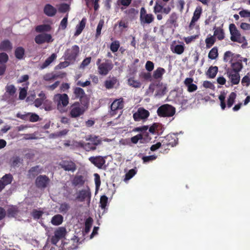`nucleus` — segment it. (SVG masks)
Listing matches in <instances>:
<instances>
[{
	"label": "nucleus",
	"mask_w": 250,
	"mask_h": 250,
	"mask_svg": "<svg viewBox=\"0 0 250 250\" xmlns=\"http://www.w3.org/2000/svg\"><path fill=\"white\" fill-rule=\"evenodd\" d=\"M102 60L98 59L96 62L98 66V71L99 74L106 76L113 68V65L108 60H105L104 62H101Z\"/></svg>",
	"instance_id": "nucleus-1"
},
{
	"label": "nucleus",
	"mask_w": 250,
	"mask_h": 250,
	"mask_svg": "<svg viewBox=\"0 0 250 250\" xmlns=\"http://www.w3.org/2000/svg\"><path fill=\"white\" fill-rule=\"evenodd\" d=\"M176 134H169L166 136L164 139L161 141V144H162V148L165 149H167L169 147H173L177 144V138L176 136Z\"/></svg>",
	"instance_id": "nucleus-2"
},
{
	"label": "nucleus",
	"mask_w": 250,
	"mask_h": 250,
	"mask_svg": "<svg viewBox=\"0 0 250 250\" xmlns=\"http://www.w3.org/2000/svg\"><path fill=\"white\" fill-rule=\"evenodd\" d=\"M54 101L57 105V107L61 111H63L62 108L67 105L69 98L66 94H58L54 96Z\"/></svg>",
	"instance_id": "nucleus-3"
},
{
	"label": "nucleus",
	"mask_w": 250,
	"mask_h": 250,
	"mask_svg": "<svg viewBox=\"0 0 250 250\" xmlns=\"http://www.w3.org/2000/svg\"><path fill=\"white\" fill-rule=\"evenodd\" d=\"M124 107L123 100L122 98L116 99L112 103L110 108V114L112 116L117 115L119 117L122 113V109Z\"/></svg>",
	"instance_id": "nucleus-4"
},
{
	"label": "nucleus",
	"mask_w": 250,
	"mask_h": 250,
	"mask_svg": "<svg viewBox=\"0 0 250 250\" xmlns=\"http://www.w3.org/2000/svg\"><path fill=\"white\" fill-rule=\"evenodd\" d=\"M157 113L160 116L171 117L174 115L175 109L169 104H164L158 108Z\"/></svg>",
	"instance_id": "nucleus-5"
},
{
	"label": "nucleus",
	"mask_w": 250,
	"mask_h": 250,
	"mask_svg": "<svg viewBox=\"0 0 250 250\" xmlns=\"http://www.w3.org/2000/svg\"><path fill=\"white\" fill-rule=\"evenodd\" d=\"M229 29L231 35L230 40L232 41L239 43H242L244 42L245 38L241 36L240 32L237 30L234 24H230L229 25Z\"/></svg>",
	"instance_id": "nucleus-6"
},
{
	"label": "nucleus",
	"mask_w": 250,
	"mask_h": 250,
	"mask_svg": "<svg viewBox=\"0 0 250 250\" xmlns=\"http://www.w3.org/2000/svg\"><path fill=\"white\" fill-rule=\"evenodd\" d=\"M50 180L46 175H41L37 177L35 180V186L39 189L43 190L49 184Z\"/></svg>",
	"instance_id": "nucleus-7"
},
{
	"label": "nucleus",
	"mask_w": 250,
	"mask_h": 250,
	"mask_svg": "<svg viewBox=\"0 0 250 250\" xmlns=\"http://www.w3.org/2000/svg\"><path fill=\"white\" fill-rule=\"evenodd\" d=\"M154 19V16L152 14H147L144 7L141 8L140 20L141 25L150 24L153 21Z\"/></svg>",
	"instance_id": "nucleus-8"
},
{
	"label": "nucleus",
	"mask_w": 250,
	"mask_h": 250,
	"mask_svg": "<svg viewBox=\"0 0 250 250\" xmlns=\"http://www.w3.org/2000/svg\"><path fill=\"white\" fill-rule=\"evenodd\" d=\"M84 108L79 103H75L70 107V113L72 117H77L82 115L84 112Z\"/></svg>",
	"instance_id": "nucleus-9"
},
{
	"label": "nucleus",
	"mask_w": 250,
	"mask_h": 250,
	"mask_svg": "<svg viewBox=\"0 0 250 250\" xmlns=\"http://www.w3.org/2000/svg\"><path fill=\"white\" fill-rule=\"evenodd\" d=\"M80 52L78 45H73L71 48L68 49L65 52L66 59L70 61H75Z\"/></svg>",
	"instance_id": "nucleus-10"
},
{
	"label": "nucleus",
	"mask_w": 250,
	"mask_h": 250,
	"mask_svg": "<svg viewBox=\"0 0 250 250\" xmlns=\"http://www.w3.org/2000/svg\"><path fill=\"white\" fill-rule=\"evenodd\" d=\"M226 75L229 79V81L231 83L232 85L238 84L240 80L239 73L234 70L227 69L226 71Z\"/></svg>",
	"instance_id": "nucleus-11"
},
{
	"label": "nucleus",
	"mask_w": 250,
	"mask_h": 250,
	"mask_svg": "<svg viewBox=\"0 0 250 250\" xmlns=\"http://www.w3.org/2000/svg\"><path fill=\"white\" fill-rule=\"evenodd\" d=\"M90 198H91V192L90 191L89 188H88L87 189L79 190L78 193H77L76 200L81 202H83L85 201L89 202Z\"/></svg>",
	"instance_id": "nucleus-12"
},
{
	"label": "nucleus",
	"mask_w": 250,
	"mask_h": 250,
	"mask_svg": "<svg viewBox=\"0 0 250 250\" xmlns=\"http://www.w3.org/2000/svg\"><path fill=\"white\" fill-rule=\"evenodd\" d=\"M59 166L67 171L74 172L76 170V165L71 160H62L59 163Z\"/></svg>",
	"instance_id": "nucleus-13"
},
{
	"label": "nucleus",
	"mask_w": 250,
	"mask_h": 250,
	"mask_svg": "<svg viewBox=\"0 0 250 250\" xmlns=\"http://www.w3.org/2000/svg\"><path fill=\"white\" fill-rule=\"evenodd\" d=\"M35 42L38 44H42L44 42H50L53 39L50 34H41L37 35L35 39Z\"/></svg>",
	"instance_id": "nucleus-14"
},
{
	"label": "nucleus",
	"mask_w": 250,
	"mask_h": 250,
	"mask_svg": "<svg viewBox=\"0 0 250 250\" xmlns=\"http://www.w3.org/2000/svg\"><path fill=\"white\" fill-rule=\"evenodd\" d=\"M149 115V112L142 108L138 109L137 112L133 114V118L135 121H140L142 120H145Z\"/></svg>",
	"instance_id": "nucleus-15"
},
{
	"label": "nucleus",
	"mask_w": 250,
	"mask_h": 250,
	"mask_svg": "<svg viewBox=\"0 0 250 250\" xmlns=\"http://www.w3.org/2000/svg\"><path fill=\"white\" fill-rule=\"evenodd\" d=\"M89 161L98 168H101L104 164V158L100 156L89 157Z\"/></svg>",
	"instance_id": "nucleus-16"
},
{
	"label": "nucleus",
	"mask_w": 250,
	"mask_h": 250,
	"mask_svg": "<svg viewBox=\"0 0 250 250\" xmlns=\"http://www.w3.org/2000/svg\"><path fill=\"white\" fill-rule=\"evenodd\" d=\"M17 117L24 120H29L31 122H34L37 121L39 117L38 115L34 113H27L25 114H17Z\"/></svg>",
	"instance_id": "nucleus-17"
},
{
	"label": "nucleus",
	"mask_w": 250,
	"mask_h": 250,
	"mask_svg": "<svg viewBox=\"0 0 250 250\" xmlns=\"http://www.w3.org/2000/svg\"><path fill=\"white\" fill-rule=\"evenodd\" d=\"M202 11V9L200 6H198L196 8L193 13V16L189 24V27L190 29L193 28V26H194L195 22H196L200 18Z\"/></svg>",
	"instance_id": "nucleus-18"
},
{
	"label": "nucleus",
	"mask_w": 250,
	"mask_h": 250,
	"mask_svg": "<svg viewBox=\"0 0 250 250\" xmlns=\"http://www.w3.org/2000/svg\"><path fill=\"white\" fill-rule=\"evenodd\" d=\"M42 169L39 166L32 167L28 170L27 176L29 178H35L38 174L42 173Z\"/></svg>",
	"instance_id": "nucleus-19"
},
{
	"label": "nucleus",
	"mask_w": 250,
	"mask_h": 250,
	"mask_svg": "<svg viewBox=\"0 0 250 250\" xmlns=\"http://www.w3.org/2000/svg\"><path fill=\"white\" fill-rule=\"evenodd\" d=\"M176 42L173 41L170 45V50L173 53L178 55L182 54L185 50L184 44L175 45Z\"/></svg>",
	"instance_id": "nucleus-20"
},
{
	"label": "nucleus",
	"mask_w": 250,
	"mask_h": 250,
	"mask_svg": "<svg viewBox=\"0 0 250 250\" xmlns=\"http://www.w3.org/2000/svg\"><path fill=\"white\" fill-rule=\"evenodd\" d=\"M72 185L75 187H82L85 183V178L81 175L74 176L73 179L71 181Z\"/></svg>",
	"instance_id": "nucleus-21"
},
{
	"label": "nucleus",
	"mask_w": 250,
	"mask_h": 250,
	"mask_svg": "<svg viewBox=\"0 0 250 250\" xmlns=\"http://www.w3.org/2000/svg\"><path fill=\"white\" fill-rule=\"evenodd\" d=\"M193 79L191 78H187L184 81V84L188 87V91L189 92H192L196 91L197 89V86L193 83Z\"/></svg>",
	"instance_id": "nucleus-22"
},
{
	"label": "nucleus",
	"mask_w": 250,
	"mask_h": 250,
	"mask_svg": "<svg viewBox=\"0 0 250 250\" xmlns=\"http://www.w3.org/2000/svg\"><path fill=\"white\" fill-rule=\"evenodd\" d=\"M77 145H78V146L84 149L86 151H94L96 149V146L99 145L92 144H87L83 142H78Z\"/></svg>",
	"instance_id": "nucleus-23"
},
{
	"label": "nucleus",
	"mask_w": 250,
	"mask_h": 250,
	"mask_svg": "<svg viewBox=\"0 0 250 250\" xmlns=\"http://www.w3.org/2000/svg\"><path fill=\"white\" fill-rule=\"evenodd\" d=\"M86 22V18H83L79 24L76 26V31L74 33L75 36H78L82 33L85 26Z\"/></svg>",
	"instance_id": "nucleus-24"
},
{
	"label": "nucleus",
	"mask_w": 250,
	"mask_h": 250,
	"mask_svg": "<svg viewBox=\"0 0 250 250\" xmlns=\"http://www.w3.org/2000/svg\"><path fill=\"white\" fill-rule=\"evenodd\" d=\"M157 89L156 93L155 94L156 97H161L166 93L167 89V85L166 84H163V83H159L157 85Z\"/></svg>",
	"instance_id": "nucleus-25"
},
{
	"label": "nucleus",
	"mask_w": 250,
	"mask_h": 250,
	"mask_svg": "<svg viewBox=\"0 0 250 250\" xmlns=\"http://www.w3.org/2000/svg\"><path fill=\"white\" fill-rule=\"evenodd\" d=\"M56 9L50 4H46L44 8V13L49 17H52L56 13Z\"/></svg>",
	"instance_id": "nucleus-26"
},
{
	"label": "nucleus",
	"mask_w": 250,
	"mask_h": 250,
	"mask_svg": "<svg viewBox=\"0 0 250 250\" xmlns=\"http://www.w3.org/2000/svg\"><path fill=\"white\" fill-rule=\"evenodd\" d=\"M12 48V44L9 40L3 41L0 43V50H1L5 51H11Z\"/></svg>",
	"instance_id": "nucleus-27"
},
{
	"label": "nucleus",
	"mask_w": 250,
	"mask_h": 250,
	"mask_svg": "<svg viewBox=\"0 0 250 250\" xmlns=\"http://www.w3.org/2000/svg\"><path fill=\"white\" fill-rule=\"evenodd\" d=\"M57 58V55L53 53L49 57H48L45 61L40 65L41 69H43L48 66Z\"/></svg>",
	"instance_id": "nucleus-28"
},
{
	"label": "nucleus",
	"mask_w": 250,
	"mask_h": 250,
	"mask_svg": "<svg viewBox=\"0 0 250 250\" xmlns=\"http://www.w3.org/2000/svg\"><path fill=\"white\" fill-rule=\"evenodd\" d=\"M165 72L166 70L164 68L158 67L153 72V77L155 79H162Z\"/></svg>",
	"instance_id": "nucleus-29"
},
{
	"label": "nucleus",
	"mask_w": 250,
	"mask_h": 250,
	"mask_svg": "<svg viewBox=\"0 0 250 250\" xmlns=\"http://www.w3.org/2000/svg\"><path fill=\"white\" fill-rule=\"evenodd\" d=\"M231 68H228V69H230V70H234L239 73L243 68L242 64L241 62L238 60L235 62H231Z\"/></svg>",
	"instance_id": "nucleus-30"
},
{
	"label": "nucleus",
	"mask_w": 250,
	"mask_h": 250,
	"mask_svg": "<svg viewBox=\"0 0 250 250\" xmlns=\"http://www.w3.org/2000/svg\"><path fill=\"white\" fill-rule=\"evenodd\" d=\"M62 221H63V217L60 214H56L54 215L53 217H52V219H51V224L52 225L58 226L61 224H62Z\"/></svg>",
	"instance_id": "nucleus-31"
},
{
	"label": "nucleus",
	"mask_w": 250,
	"mask_h": 250,
	"mask_svg": "<svg viewBox=\"0 0 250 250\" xmlns=\"http://www.w3.org/2000/svg\"><path fill=\"white\" fill-rule=\"evenodd\" d=\"M66 235V229L64 228H59L54 232L53 237L63 238Z\"/></svg>",
	"instance_id": "nucleus-32"
},
{
	"label": "nucleus",
	"mask_w": 250,
	"mask_h": 250,
	"mask_svg": "<svg viewBox=\"0 0 250 250\" xmlns=\"http://www.w3.org/2000/svg\"><path fill=\"white\" fill-rule=\"evenodd\" d=\"M25 50L22 47H17L15 51V57L19 60H21L23 58Z\"/></svg>",
	"instance_id": "nucleus-33"
},
{
	"label": "nucleus",
	"mask_w": 250,
	"mask_h": 250,
	"mask_svg": "<svg viewBox=\"0 0 250 250\" xmlns=\"http://www.w3.org/2000/svg\"><path fill=\"white\" fill-rule=\"evenodd\" d=\"M215 38L214 36L208 35L205 40L206 47L207 48H210L214 44L215 42Z\"/></svg>",
	"instance_id": "nucleus-34"
},
{
	"label": "nucleus",
	"mask_w": 250,
	"mask_h": 250,
	"mask_svg": "<svg viewBox=\"0 0 250 250\" xmlns=\"http://www.w3.org/2000/svg\"><path fill=\"white\" fill-rule=\"evenodd\" d=\"M218 72L217 66H211L208 69L207 75L210 78H214Z\"/></svg>",
	"instance_id": "nucleus-35"
},
{
	"label": "nucleus",
	"mask_w": 250,
	"mask_h": 250,
	"mask_svg": "<svg viewBox=\"0 0 250 250\" xmlns=\"http://www.w3.org/2000/svg\"><path fill=\"white\" fill-rule=\"evenodd\" d=\"M13 176L10 173L5 174L2 178H0V182L2 183L11 184Z\"/></svg>",
	"instance_id": "nucleus-36"
},
{
	"label": "nucleus",
	"mask_w": 250,
	"mask_h": 250,
	"mask_svg": "<svg viewBox=\"0 0 250 250\" xmlns=\"http://www.w3.org/2000/svg\"><path fill=\"white\" fill-rule=\"evenodd\" d=\"M86 140L89 141L88 143H85L87 144L94 145H100L101 144V140L98 137L96 136H90V137L88 138V139H86Z\"/></svg>",
	"instance_id": "nucleus-37"
},
{
	"label": "nucleus",
	"mask_w": 250,
	"mask_h": 250,
	"mask_svg": "<svg viewBox=\"0 0 250 250\" xmlns=\"http://www.w3.org/2000/svg\"><path fill=\"white\" fill-rule=\"evenodd\" d=\"M18 213V209L17 208L14 207H12L7 209V216L9 218H14L15 217L17 213Z\"/></svg>",
	"instance_id": "nucleus-38"
},
{
	"label": "nucleus",
	"mask_w": 250,
	"mask_h": 250,
	"mask_svg": "<svg viewBox=\"0 0 250 250\" xmlns=\"http://www.w3.org/2000/svg\"><path fill=\"white\" fill-rule=\"evenodd\" d=\"M51 29V27L48 24H43L37 26L36 28V30L38 32H42L44 31H50Z\"/></svg>",
	"instance_id": "nucleus-39"
},
{
	"label": "nucleus",
	"mask_w": 250,
	"mask_h": 250,
	"mask_svg": "<svg viewBox=\"0 0 250 250\" xmlns=\"http://www.w3.org/2000/svg\"><path fill=\"white\" fill-rule=\"evenodd\" d=\"M128 84L134 88H139L141 85V83L139 81L136 80L133 78L128 79Z\"/></svg>",
	"instance_id": "nucleus-40"
},
{
	"label": "nucleus",
	"mask_w": 250,
	"mask_h": 250,
	"mask_svg": "<svg viewBox=\"0 0 250 250\" xmlns=\"http://www.w3.org/2000/svg\"><path fill=\"white\" fill-rule=\"evenodd\" d=\"M214 36L216 37L219 40H223L224 38V33L220 28H217L214 32Z\"/></svg>",
	"instance_id": "nucleus-41"
},
{
	"label": "nucleus",
	"mask_w": 250,
	"mask_h": 250,
	"mask_svg": "<svg viewBox=\"0 0 250 250\" xmlns=\"http://www.w3.org/2000/svg\"><path fill=\"white\" fill-rule=\"evenodd\" d=\"M117 82V79L115 78H113L110 80H106L105 82V86L107 89H111L114 87Z\"/></svg>",
	"instance_id": "nucleus-42"
},
{
	"label": "nucleus",
	"mask_w": 250,
	"mask_h": 250,
	"mask_svg": "<svg viewBox=\"0 0 250 250\" xmlns=\"http://www.w3.org/2000/svg\"><path fill=\"white\" fill-rule=\"evenodd\" d=\"M106 205H107V197L105 195L101 196V198H100V208L105 210Z\"/></svg>",
	"instance_id": "nucleus-43"
},
{
	"label": "nucleus",
	"mask_w": 250,
	"mask_h": 250,
	"mask_svg": "<svg viewBox=\"0 0 250 250\" xmlns=\"http://www.w3.org/2000/svg\"><path fill=\"white\" fill-rule=\"evenodd\" d=\"M236 94L234 92H231L228 99L227 100V105L228 107H230L234 102V100L236 98Z\"/></svg>",
	"instance_id": "nucleus-44"
},
{
	"label": "nucleus",
	"mask_w": 250,
	"mask_h": 250,
	"mask_svg": "<svg viewBox=\"0 0 250 250\" xmlns=\"http://www.w3.org/2000/svg\"><path fill=\"white\" fill-rule=\"evenodd\" d=\"M218 49L217 47H215L209 51L208 57L211 60H214L218 57Z\"/></svg>",
	"instance_id": "nucleus-45"
},
{
	"label": "nucleus",
	"mask_w": 250,
	"mask_h": 250,
	"mask_svg": "<svg viewBox=\"0 0 250 250\" xmlns=\"http://www.w3.org/2000/svg\"><path fill=\"white\" fill-rule=\"evenodd\" d=\"M43 212L42 211L38 210L36 209H33L32 212H31V216L33 217V219L35 220H38L42 216Z\"/></svg>",
	"instance_id": "nucleus-46"
},
{
	"label": "nucleus",
	"mask_w": 250,
	"mask_h": 250,
	"mask_svg": "<svg viewBox=\"0 0 250 250\" xmlns=\"http://www.w3.org/2000/svg\"><path fill=\"white\" fill-rule=\"evenodd\" d=\"M120 47V42L118 41H113L110 44V49L113 52H116Z\"/></svg>",
	"instance_id": "nucleus-47"
},
{
	"label": "nucleus",
	"mask_w": 250,
	"mask_h": 250,
	"mask_svg": "<svg viewBox=\"0 0 250 250\" xmlns=\"http://www.w3.org/2000/svg\"><path fill=\"white\" fill-rule=\"evenodd\" d=\"M74 93L75 96L78 98H82L84 95V90L80 87L75 88Z\"/></svg>",
	"instance_id": "nucleus-48"
},
{
	"label": "nucleus",
	"mask_w": 250,
	"mask_h": 250,
	"mask_svg": "<svg viewBox=\"0 0 250 250\" xmlns=\"http://www.w3.org/2000/svg\"><path fill=\"white\" fill-rule=\"evenodd\" d=\"M5 89L6 92L11 96H13L16 91V89L13 84H7L5 87Z\"/></svg>",
	"instance_id": "nucleus-49"
},
{
	"label": "nucleus",
	"mask_w": 250,
	"mask_h": 250,
	"mask_svg": "<svg viewBox=\"0 0 250 250\" xmlns=\"http://www.w3.org/2000/svg\"><path fill=\"white\" fill-rule=\"evenodd\" d=\"M104 24V21L103 20H101L97 25L96 29V38H98L101 33L102 29Z\"/></svg>",
	"instance_id": "nucleus-50"
},
{
	"label": "nucleus",
	"mask_w": 250,
	"mask_h": 250,
	"mask_svg": "<svg viewBox=\"0 0 250 250\" xmlns=\"http://www.w3.org/2000/svg\"><path fill=\"white\" fill-rule=\"evenodd\" d=\"M69 209V205L68 203H63L60 205V207H59V210L62 213L65 214L67 211Z\"/></svg>",
	"instance_id": "nucleus-51"
},
{
	"label": "nucleus",
	"mask_w": 250,
	"mask_h": 250,
	"mask_svg": "<svg viewBox=\"0 0 250 250\" xmlns=\"http://www.w3.org/2000/svg\"><path fill=\"white\" fill-rule=\"evenodd\" d=\"M57 76L53 73H47L43 76V79L46 81H51L55 80Z\"/></svg>",
	"instance_id": "nucleus-52"
},
{
	"label": "nucleus",
	"mask_w": 250,
	"mask_h": 250,
	"mask_svg": "<svg viewBox=\"0 0 250 250\" xmlns=\"http://www.w3.org/2000/svg\"><path fill=\"white\" fill-rule=\"evenodd\" d=\"M67 133V130L66 129H64L62 130L61 131L57 132V133H52L50 134V138H55L58 137H60L63 135H66Z\"/></svg>",
	"instance_id": "nucleus-53"
},
{
	"label": "nucleus",
	"mask_w": 250,
	"mask_h": 250,
	"mask_svg": "<svg viewBox=\"0 0 250 250\" xmlns=\"http://www.w3.org/2000/svg\"><path fill=\"white\" fill-rule=\"evenodd\" d=\"M59 11L62 13H65L69 11V5L66 3L61 4L58 6Z\"/></svg>",
	"instance_id": "nucleus-54"
},
{
	"label": "nucleus",
	"mask_w": 250,
	"mask_h": 250,
	"mask_svg": "<svg viewBox=\"0 0 250 250\" xmlns=\"http://www.w3.org/2000/svg\"><path fill=\"white\" fill-rule=\"evenodd\" d=\"M136 174V170L134 169H131L128 170V172L125 174V178H124V180L128 181L133 177Z\"/></svg>",
	"instance_id": "nucleus-55"
},
{
	"label": "nucleus",
	"mask_w": 250,
	"mask_h": 250,
	"mask_svg": "<svg viewBox=\"0 0 250 250\" xmlns=\"http://www.w3.org/2000/svg\"><path fill=\"white\" fill-rule=\"evenodd\" d=\"M176 19H177V16L176 15L175 13H172L169 19L167 21V23H169L171 25H173L174 27L176 26Z\"/></svg>",
	"instance_id": "nucleus-56"
},
{
	"label": "nucleus",
	"mask_w": 250,
	"mask_h": 250,
	"mask_svg": "<svg viewBox=\"0 0 250 250\" xmlns=\"http://www.w3.org/2000/svg\"><path fill=\"white\" fill-rule=\"evenodd\" d=\"M163 6L158 2H156L155 3V6L154 7V13L155 14L157 13H159L162 12Z\"/></svg>",
	"instance_id": "nucleus-57"
},
{
	"label": "nucleus",
	"mask_w": 250,
	"mask_h": 250,
	"mask_svg": "<svg viewBox=\"0 0 250 250\" xmlns=\"http://www.w3.org/2000/svg\"><path fill=\"white\" fill-rule=\"evenodd\" d=\"M233 54L230 51H227L225 53L224 56V61L226 62H230L232 60Z\"/></svg>",
	"instance_id": "nucleus-58"
},
{
	"label": "nucleus",
	"mask_w": 250,
	"mask_h": 250,
	"mask_svg": "<svg viewBox=\"0 0 250 250\" xmlns=\"http://www.w3.org/2000/svg\"><path fill=\"white\" fill-rule=\"evenodd\" d=\"M27 87H23L20 88V92L19 94V99L20 100H23L27 95Z\"/></svg>",
	"instance_id": "nucleus-59"
},
{
	"label": "nucleus",
	"mask_w": 250,
	"mask_h": 250,
	"mask_svg": "<svg viewBox=\"0 0 250 250\" xmlns=\"http://www.w3.org/2000/svg\"><path fill=\"white\" fill-rule=\"evenodd\" d=\"M91 57H87L85 59L83 60L82 63L80 66V68L83 69L86 66H87L91 62Z\"/></svg>",
	"instance_id": "nucleus-60"
},
{
	"label": "nucleus",
	"mask_w": 250,
	"mask_h": 250,
	"mask_svg": "<svg viewBox=\"0 0 250 250\" xmlns=\"http://www.w3.org/2000/svg\"><path fill=\"white\" fill-rule=\"evenodd\" d=\"M67 19L68 15H66V16L61 21L59 27L60 29H65L66 28L67 24Z\"/></svg>",
	"instance_id": "nucleus-61"
},
{
	"label": "nucleus",
	"mask_w": 250,
	"mask_h": 250,
	"mask_svg": "<svg viewBox=\"0 0 250 250\" xmlns=\"http://www.w3.org/2000/svg\"><path fill=\"white\" fill-rule=\"evenodd\" d=\"M8 60V56L5 53H0V64L6 63Z\"/></svg>",
	"instance_id": "nucleus-62"
},
{
	"label": "nucleus",
	"mask_w": 250,
	"mask_h": 250,
	"mask_svg": "<svg viewBox=\"0 0 250 250\" xmlns=\"http://www.w3.org/2000/svg\"><path fill=\"white\" fill-rule=\"evenodd\" d=\"M118 26L120 31L122 32L124 29L127 27V22L125 20H121L119 22Z\"/></svg>",
	"instance_id": "nucleus-63"
},
{
	"label": "nucleus",
	"mask_w": 250,
	"mask_h": 250,
	"mask_svg": "<svg viewBox=\"0 0 250 250\" xmlns=\"http://www.w3.org/2000/svg\"><path fill=\"white\" fill-rule=\"evenodd\" d=\"M242 84L246 86H248L250 84V77L248 76H245L241 81Z\"/></svg>",
	"instance_id": "nucleus-64"
}]
</instances>
